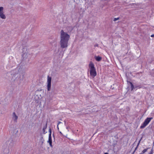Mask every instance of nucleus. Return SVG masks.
Masks as SVG:
<instances>
[{"mask_svg": "<svg viewBox=\"0 0 154 154\" xmlns=\"http://www.w3.org/2000/svg\"><path fill=\"white\" fill-rule=\"evenodd\" d=\"M60 45L62 48H66L70 37L69 35L64 32L63 30L61 31Z\"/></svg>", "mask_w": 154, "mask_h": 154, "instance_id": "f257e3e1", "label": "nucleus"}, {"mask_svg": "<svg viewBox=\"0 0 154 154\" xmlns=\"http://www.w3.org/2000/svg\"><path fill=\"white\" fill-rule=\"evenodd\" d=\"M89 67L90 69V72L91 76L94 78L97 75V72L94 67V64L91 62L89 64Z\"/></svg>", "mask_w": 154, "mask_h": 154, "instance_id": "f03ea898", "label": "nucleus"}, {"mask_svg": "<svg viewBox=\"0 0 154 154\" xmlns=\"http://www.w3.org/2000/svg\"><path fill=\"white\" fill-rule=\"evenodd\" d=\"M153 119L152 117L147 118L144 121L143 123L140 126V128L142 129L144 128L146 126L149 122H150L151 120Z\"/></svg>", "mask_w": 154, "mask_h": 154, "instance_id": "7ed1b4c3", "label": "nucleus"}, {"mask_svg": "<svg viewBox=\"0 0 154 154\" xmlns=\"http://www.w3.org/2000/svg\"><path fill=\"white\" fill-rule=\"evenodd\" d=\"M43 93V91L42 90H37L35 92V95L36 96L35 97V99H36L37 100L39 99L40 98H41L42 96V95Z\"/></svg>", "mask_w": 154, "mask_h": 154, "instance_id": "20e7f679", "label": "nucleus"}, {"mask_svg": "<svg viewBox=\"0 0 154 154\" xmlns=\"http://www.w3.org/2000/svg\"><path fill=\"white\" fill-rule=\"evenodd\" d=\"M2 154H9V149L8 146L6 144L3 146Z\"/></svg>", "mask_w": 154, "mask_h": 154, "instance_id": "39448f33", "label": "nucleus"}, {"mask_svg": "<svg viewBox=\"0 0 154 154\" xmlns=\"http://www.w3.org/2000/svg\"><path fill=\"white\" fill-rule=\"evenodd\" d=\"M4 8L3 7H0V17L3 19L6 18V16L4 14Z\"/></svg>", "mask_w": 154, "mask_h": 154, "instance_id": "423d86ee", "label": "nucleus"}, {"mask_svg": "<svg viewBox=\"0 0 154 154\" xmlns=\"http://www.w3.org/2000/svg\"><path fill=\"white\" fill-rule=\"evenodd\" d=\"M12 120L14 122H17V120L18 118V116L16 115L15 112H13L12 113Z\"/></svg>", "mask_w": 154, "mask_h": 154, "instance_id": "0eeeda50", "label": "nucleus"}, {"mask_svg": "<svg viewBox=\"0 0 154 154\" xmlns=\"http://www.w3.org/2000/svg\"><path fill=\"white\" fill-rule=\"evenodd\" d=\"M49 143L50 146L51 147H52V139H51V129H49Z\"/></svg>", "mask_w": 154, "mask_h": 154, "instance_id": "6e6552de", "label": "nucleus"}, {"mask_svg": "<svg viewBox=\"0 0 154 154\" xmlns=\"http://www.w3.org/2000/svg\"><path fill=\"white\" fill-rule=\"evenodd\" d=\"M47 122L45 126L44 127L42 131V133L43 134H45L47 133V131H45V130L47 128Z\"/></svg>", "mask_w": 154, "mask_h": 154, "instance_id": "1a4fd4ad", "label": "nucleus"}, {"mask_svg": "<svg viewBox=\"0 0 154 154\" xmlns=\"http://www.w3.org/2000/svg\"><path fill=\"white\" fill-rule=\"evenodd\" d=\"M95 59L97 61H100L101 60L102 58L99 56H95Z\"/></svg>", "mask_w": 154, "mask_h": 154, "instance_id": "9d476101", "label": "nucleus"}, {"mask_svg": "<svg viewBox=\"0 0 154 154\" xmlns=\"http://www.w3.org/2000/svg\"><path fill=\"white\" fill-rule=\"evenodd\" d=\"M51 86V78L49 76V91Z\"/></svg>", "mask_w": 154, "mask_h": 154, "instance_id": "9b49d317", "label": "nucleus"}, {"mask_svg": "<svg viewBox=\"0 0 154 154\" xmlns=\"http://www.w3.org/2000/svg\"><path fill=\"white\" fill-rule=\"evenodd\" d=\"M149 148H147L145 149H144V150H143L142 152L141 153L142 154H143V153H145V152H147V150Z\"/></svg>", "mask_w": 154, "mask_h": 154, "instance_id": "f8f14e48", "label": "nucleus"}, {"mask_svg": "<svg viewBox=\"0 0 154 154\" xmlns=\"http://www.w3.org/2000/svg\"><path fill=\"white\" fill-rule=\"evenodd\" d=\"M130 84L131 86V91H132L134 89V86L131 82H130Z\"/></svg>", "mask_w": 154, "mask_h": 154, "instance_id": "ddd939ff", "label": "nucleus"}, {"mask_svg": "<svg viewBox=\"0 0 154 154\" xmlns=\"http://www.w3.org/2000/svg\"><path fill=\"white\" fill-rule=\"evenodd\" d=\"M47 89L48 90V75L47 76Z\"/></svg>", "mask_w": 154, "mask_h": 154, "instance_id": "4468645a", "label": "nucleus"}, {"mask_svg": "<svg viewBox=\"0 0 154 154\" xmlns=\"http://www.w3.org/2000/svg\"><path fill=\"white\" fill-rule=\"evenodd\" d=\"M153 150L152 149H151L150 152L148 154H153Z\"/></svg>", "mask_w": 154, "mask_h": 154, "instance_id": "2eb2a0df", "label": "nucleus"}, {"mask_svg": "<svg viewBox=\"0 0 154 154\" xmlns=\"http://www.w3.org/2000/svg\"><path fill=\"white\" fill-rule=\"evenodd\" d=\"M119 19V17L117 18H115L114 19V21H116V20H118V19Z\"/></svg>", "mask_w": 154, "mask_h": 154, "instance_id": "dca6fc26", "label": "nucleus"}, {"mask_svg": "<svg viewBox=\"0 0 154 154\" xmlns=\"http://www.w3.org/2000/svg\"><path fill=\"white\" fill-rule=\"evenodd\" d=\"M3 113L2 112V111L0 109V114H2Z\"/></svg>", "mask_w": 154, "mask_h": 154, "instance_id": "f3484780", "label": "nucleus"}, {"mask_svg": "<svg viewBox=\"0 0 154 154\" xmlns=\"http://www.w3.org/2000/svg\"><path fill=\"white\" fill-rule=\"evenodd\" d=\"M151 37H154V34H152L151 35Z\"/></svg>", "mask_w": 154, "mask_h": 154, "instance_id": "a211bd4d", "label": "nucleus"}, {"mask_svg": "<svg viewBox=\"0 0 154 154\" xmlns=\"http://www.w3.org/2000/svg\"><path fill=\"white\" fill-rule=\"evenodd\" d=\"M98 46V44H96L94 45V47H96V46L97 47Z\"/></svg>", "mask_w": 154, "mask_h": 154, "instance_id": "6ab92c4d", "label": "nucleus"}, {"mask_svg": "<svg viewBox=\"0 0 154 154\" xmlns=\"http://www.w3.org/2000/svg\"><path fill=\"white\" fill-rule=\"evenodd\" d=\"M105 154H108V153H105Z\"/></svg>", "mask_w": 154, "mask_h": 154, "instance_id": "aec40b11", "label": "nucleus"}, {"mask_svg": "<svg viewBox=\"0 0 154 154\" xmlns=\"http://www.w3.org/2000/svg\"><path fill=\"white\" fill-rule=\"evenodd\" d=\"M137 146L135 150H136V149H137Z\"/></svg>", "mask_w": 154, "mask_h": 154, "instance_id": "412c9836", "label": "nucleus"}, {"mask_svg": "<svg viewBox=\"0 0 154 154\" xmlns=\"http://www.w3.org/2000/svg\"><path fill=\"white\" fill-rule=\"evenodd\" d=\"M53 136L54 137V134H53Z\"/></svg>", "mask_w": 154, "mask_h": 154, "instance_id": "4be33fe9", "label": "nucleus"}, {"mask_svg": "<svg viewBox=\"0 0 154 154\" xmlns=\"http://www.w3.org/2000/svg\"><path fill=\"white\" fill-rule=\"evenodd\" d=\"M142 154L141 153H140V154Z\"/></svg>", "mask_w": 154, "mask_h": 154, "instance_id": "5701e85b", "label": "nucleus"}]
</instances>
